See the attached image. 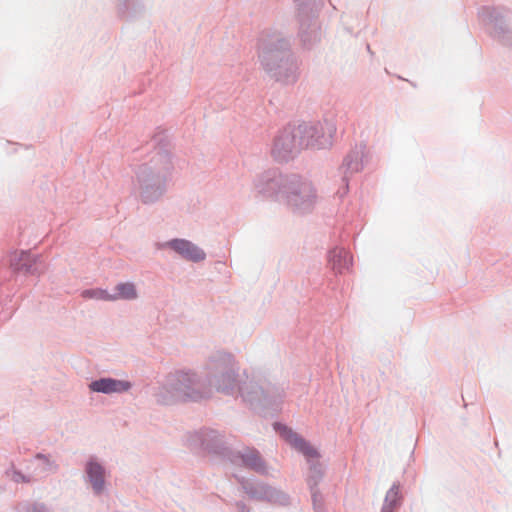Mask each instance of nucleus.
Instances as JSON below:
<instances>
[{
    "instance_id": "f257e3e1",
    "label": "nucleus",
    "mask_w": 512,
    "mask_h": 512,
    "mask_svg": "<svg viewBox=\"0 0 512 512\" xmlns=\"http://www.w3.org/2000/svg\"><path fill=\"white\" fill-rule=\"evenodd\" d=\"M316 128L312 126H299L293 131H285L275 141L273 153L279 159H286L290 154L301 148L321 145L322 142L315 136Z\"/></svg>"
},
{
    "instance_id": "f03ea898",
    "label": "nucleus",
    "mask_w": 512,
    "mask_h": 512,
    "mask_svg": "<svg viewBox=\"0 0 512 512\" xmlns=\"http://www.w3.org/2000/svg\"><path fill=\"white\" fill-rule=\"evenodd\" d=\"M282 189L289 203L296 207L308 208L316 198L311 183L296 176L286 180Z\"/></svg>"
},
{
    "instance_id": "7ed1b4c3",
    "label": "nucleus",
    "mask_w": 512,
    "mask_h": 512,
    "mask_svg": "<svg viewBox=\"0 0 512 512\" xmlns=\"http://www.w3.org/2000/svg\"><path fill=\"white\" fill-rule=\"evenodd\" d=\"M163 177L155 174L149 167H143L137 174V179L141 187V198L145 203L153 201L163 192Z\"/></svg>"
},
{
    "instance_id": "20e7f679",
    "label": "nucleus",
    "mask_w": 512,
    "mask_h": 512,
    "mask_svg": "<svg viewBox=\"0 0 512 512\" xmlns=\"http://www.w3.org/2000/svg\"><path fill=\"white\" fill-rule=\"evenodd\" d=\"M275 429L285 441L301 452L307 459L310 460L318 457V452L288 427L276 424Z\"/></svg>"
},
{
    "instance_id": "39448f33",
    "label": "nucleus",
    "mask_w": 512,
    "mask_h": 512,
    "mask_svg": "<svg viewBox=\"0 0 512 512\" xmlns=\"http://www.w3.org/2000/svg\"><path fill=\"white\" fill-rule=\"evenodd\" d=\"M177 381L178 383L175 386V390L180 394L182 400L198 401L204 397L201 392L195 389L198 383L195 382L192 375L180 373Z\"/></svg>"
},
{
    "instance_id": "423d86ee",
    "label": "nucleus",
    "mask_w": 512,
    "mask_h": 512,
    "mask_svg": "<svg viewBox=\"0 0 512 512\" xmlns=\"http://www.w3.org/2000/svg\"><path fill=\"white\" fill-rule=\"evenodd\" d=\"M90 389L94 392L101 393H121L130 389L131 384L127 381L116 380L112 378H102L100 380L93 381L89 385Z\"/></svg>"
},
{
    "instance_id": "0eeeda50",
    "label": "nucleus",
    "mask_w": 512,
    "mask_h": 512,
    "mask_svg": "<svg viewBox=\"0 0 512 512\" xmlns=\"http://www.w3.org/2000/svg\"><path fill=\"white\" fill-rule=\"evenodd\" d=\"M169 246L186 259L200 261L205 258V253L189 241L173 240L169 243Z\"/></svg>"
},
{
    "instance_id": "6e6552de",
    "label": "nucleus",
    "mask_w": 512,
    "mask_h": 512,
    "mask_svg": "<svg viewBox=\"0 0 512 512\" xmlns=\"http://www.w3.org/2000/svg\"><path fill=\"white\" fill-rule=\"evenodd\" d=\"M330 261L332 269L342 274L352 266V255L343 248H336L331 252Z\"/></svg>"
},
{
    "instance_id": "1a4fd4ad",
    "label": "nucleus",
    "mask_w": 512,
    "mask_h": 512,
    "mask_svg": "<svg viewBox=\"0 0 512 512\" xmlns=\"http://www.w3.org/2000/svg\"><path fill=\"white\" fill-rule=\"evenodd\" d=\"M86 470L95 492L100 493L104 486L103 468L96 462H89Z\"/></svg>"
},
{
    "instance_id": "9d476101",
    "label": "nucleus",
    "mask_w": 512,
    "mask_h": 512,
    "mask_svg": "<svg viewBox=\"0 0 512 512\" xmlns=\"http://www.w3.org/2000/svg\"><path fill=\"white\" fill-rule=\"evenodd\" d=\"M401 504L399 487L393 485L386 493L381 512H396Z\"/></svg>"
},
{
    "instance_id": "9b49d317",
    "label": "nucleus",
    "mask_w": 512,
    "mask_h": 512,
    "mask_svg": "<svg viewBox=\"0 0 512 512\" xmlns=\"http://www.w3.org/2000/svg\"><path fill=\"white\" fill-rule=\"evenodd\" d=\"M116 293L111 294L113 301L124 299V300H132L137 297V291L135 285L130 282L119 283L115 287Z\"/></svg>"
},
{
    "instance_id": "f8f14e48",
    "label": "nucleus",
    "mask_w": 512,
    "mask_h": 512,
    "mask_svg": "<svg viewBox=\"0 0 512 512\" xmlns=\"http://www.w3.org/2000/svg\"><path fill=\"white\" fill-rule=\"evenodd\" d=\"M81 296L84 299L113 301L111 294L107 290L100 289V288L84 290V291H82Z\"/></svg>"
},
{
    "instance_id": "ddd939ff",
    "label": "nucleus",
    "mask_w": 512,
    "mask_h": 512,
    "mask_svg": "<svg viewBox=\"0 0 512 512\" xmlns=\"http://www.w3.org/2000/svg\"><path fill=\"white\" fill-rule=\"evenodd\" d=\"M243 461L247 466L251 467L252 469H262L261 459L259 455L254 451H251L249 454L245 455L243 457Z\"/></svg>"
},
{
    "instance_id": "4468645a",
    "label": "nucleus",
    "mask_w": 512,
    "mask_h": 512,
    "mask_svg": "<svg viewBox=\"0 0 512 512\" xmlns=\"http://www.w3.org/2000/svg\"><path fill=\"white\" fill-rule=\"evenodd\" d=\"M28 258H29V254L24 251L15 253L11 257V265L14 266V268L17 270L23 269L26 267V264L25 263L21 264L20 261H26V260H28Z\"/></svg>"
},
{
    "instance_id": "2eb2a0df",
    "label": "nucleus",
    "mask_w": 512,
    "mask_h": 512,
    "mask_svg": "<svg viewBox=\"0 0 512 512\" xmlns=\"http://www.w3.org/2000/svg\"><path fill=\"white\" fill-rule=\"evenodd\" d=\"M234 384V377L232 375H224L221 378V382L219 383V390L225 391L231 388Z\"/></svg>"
},
{
    "instance_id": "dca6fc26",
    "label": "nucleus",
    "mask_w": 512,
    "mask_h": 512,
    "mask_svg": "<svg viewBox=\"0 0 512 512\" xmlns=\"http://www.w3.org/2000/svg\"><path fill=\"white\" fill-rule=\"evenodd\" d=\"M345 165H347L348 169H350V168H351V169H353V170H358V169H359V167H358V164H357V163L355 164V166H354V167H352L351 162L349 161V159H346V160H345Z\"/></svg>"
},
{
    "instance_id": "f3484780",
    "label": "nucleus",
    "mask_w": 512,
    "mask_h": 512,
    "mask_svg": "<svg viewBox=\"0 0 512 512\" xmlns=\"http://www.w3.org/2000/svg\"><path fill=\"white\" fill-rule=\"evenodd\" d=\"M14 480L16 482H19L20 480L24 481V477L22 475H20V474H15Z\"/></svg>"
}]
</instances>
